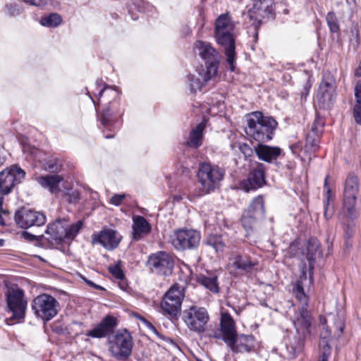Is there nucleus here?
Instances as JSON below:
<instances>
[{
	"label": "nucleus",
	"mask_w": 361,
	"mask_h": 361,
	"mask_svg": "<svg viewBox=\"0 0 361 361\" xmlns=\"http://www.w3.org/2000/svg\"><path fill=\"white\" fill-rule=\"evenodd\" d=\"M133 220L132 235L133 240H139L142 235H147L151 231V226L145 217L135 216Z\"/></svg>",
	"instance_id": "nucleus-30"
},
{
	"label": "nucleus",
	"mask_w": 361,
	"mask_h": 361,
	"mask_svg": "<svg viewBox=\"0 0 361 361\" xmlns=\"http://www.w3.org/2000/svg\"><path fill=\"white\" fill-rule=\"evenodd\" d=\"M359 192V181L357 177L350 173L345 180L343 190V211L341 216L353 219L356 217L355 208L357 196Z\"/></svg>",
	"instance_id": "nucleus-6"
},
{
	"label": "nucleus",
	"mask_w": 361,
	"mask_h": 361,
	"mask_svg": "<svg viewBox=\"0 0 361 361\" xmlns=\"http://www.w3.org/2000/svg\"><path fill=\"white\" fill-rule=\"evenodd\" d=\"M62 161L56 157H49L43 164L42 168L51 173H58L62 169Z\"/></svg>",
	"instance_id": "nucleus-37"
},
{
	"label": "nucleus",
	"mask_w": 361,
	"mask_h": 361,
	"mask_svg": "<svg viewBox=\"0 0 361 361\" xmlns=\"http://www.w3.org/2000/svg\"><path fill=\"white\" fill-rule=\"evenodd\" d=\"M197 281L212 293H217L219 291L217 276L214 274H200L197 276Z\"/></svg>",
	"instance_id": "nucleus-31"
},
{
	"label": "nucleus",
	"mask_w": 361,
	"mask_h": 361,
	"mask_svg": "<svg viewBox=\"0 0 361 361\" xmlns=\"http://www.w3.org/2000/svg\"><path fill=\"white\" fill-rule=\"evenodd\" d=\"M89 96H90V98L91 99V100L93 102V103H94V104L95 106L96 109H97V105L96 104L94 99L92 98V97L90 94H89Z\"/></svg>",
	"instance_id": "nucleus-59"
},
{
	"label": "nucleus",
	"mask_w": 361,
	"mask_h": 361,
	"mask_svg": "<svg viewBox=\"0 0 361 361\" xmlns=\"http://www.w3.org/2000/svg\"><path fill=\"white\" fill-rule=\"evenodd\" d=\"M231 344L226 345L234 353H242L252 351L255 346V339L252 335H237L231 340Z\"/></svg>",
	"instance_id": "nucleus-24"
},
{
	"label": "nucleus",
	"mask_w": 361,
	"mask_h": 361,
	"mask_svg": "<svg viewBox=\"0 0 361 361\" xmlns=\"http://www.w3.org/2000/svg\"><path fill=\"white\" fill-rule=\"evenodd\" d=\"M182 319L190 331L201 334L206 330L209 316L204 307L192 306L183 312Z\"/></svg>",
	"instance_id": "nucleus-8"
},
{
	"label": "nucleus",
	"mask_w": 361,
	"mask_h": 361,
	"mask_svg": "<svg viewBox=\"0 0 361 361\" xmlns=\"http://www.w3.org/2000/svg\"><path fill=\"white\" fill-rule=\"evenodd\" d=\"M4 243V240L2 239H0V247L3 246Z\"/></svg>",
	"instance_id": "nucleus-60"
},
{
	"label": "nucleus",
	"mask_w": 361,
	"mask_h": 361,
	"mask_svg": "<svg viewBox=\"0 0 361 361\" xmlns=\"http://www.w3.org/2000/svg\"><path fill=\"white\" fill-rule=\"evenodd\" d=\"M96 85L99 90L97 95V105L103 104L101 112V123L104 128V136L109 139L114 137V133H106V130L114 131L117 124H120L124 109L121 104V94L115 87L104 85L102 81H97Z\"/></svg>",
	"instance_id": "nucleus-1"
},
{
	"label": "nucleus",
	"mask_w": 361,
	"mask_h": 361,
	"mask_svg": "<svg viewBox=\"0 0 361 361\" xmlns=\"http://www.w3.org/2000/svg\"><path fill=\"white\" fill-rule=\"evenodd\" d=\"M216 75L208 74V71L204 68L193 74H189L187 76V82L191 92H196L201 90L202 88L211 80L214 79Z\"/></svg>",
	"instance_id": "nucleus-25"
},
{
	"label": "nucleus",
	"mask_w": 361,
	"mask_h": 361,
	"mask_svg": "<svg viewBox=\"0 0 361 361\" xmlns=\"http://www.w3.org/2000/svg\"><path fill=\"white\" fill-rule=\"evenodd\" d=\"M62 22L61 16L56 13H51L41 17L39 23L47 27H56Z\"/></svg>",
	"instance_id": "nucleus-34"
},
{
	"label": "nucleus",
	"mask_w": 361,
	"mask_h": 361,
	"mask_svg": "<svg viewBox=\"0 0 361 361\" xmlns=\"http://www.w3.org/2000/svg\"><path fill=\"white\" fill-rule=\"evenodd\" d=\"M320 244L315 238H311L307 243L306 259L309 262L310 269H312L316 259L317 254L319 252Z\"/></svg>",
	"instance_id": "nucleus-33"
},
{
	"label": "nucleus",
	"mask_w": 361,
	"mask_h": 361,
	"mask_svg": "<svg viewBox=\"0 0 361 361\" xmlns=\"http://www.w3.org/2000/svg\"><path fill=\"white\" fill-rule=\"evenodd\" d=\"M8 311L12 313L11 319L20 320L25 317L27 300L24 291L20 288H11L6 294Z\"/></svg>",
	"instance_id": "nucleus-14"
},
{
	"label": "nucleus",
	"mask_w": 361,
	"mask_h": 361,
	"mask_svg": "<svg viewBox=\"0 0 361 361\" xmlns=\"http://www.w3.org/2000/svg\"><path fill=\"white\" fill-rule=\"evenodd\" d=\"M23 150L24 153H26L27 152H30V154L33 156H36L38 149L35 148V147H30V145H24L23 146Z\"/></svg>",
	"instance_id": "nucleus-50"
},
{
	"label": "nucleus",
	"mask_w": 361,
	"mask_h": 361,
	"mask_svg": "<svg viewBox=\"0 0 361 361\" xmlns=\"http://www.w3.org/2000/svg\"><path fill=\"white\" fill-rule=\"evenodd\" d=\"M295 295L296 298L301 303V307L300 308L299 312H296L295 314V316L296 314H299L300 312V310L305 307L307 311V307H308V298L306 295V294L304 293L303 287L302 284L300 282H298L296 284L295 290Z\"/></svg>",
	"instance_id": "nucleus-38"
},
{
	"label": "nucleus",
	"mask_w": 361,
	"mask_h": 361,
	"mask_svg": "<svg viewBox=\"0 0 361 361\" xmlns=\"http://www.w3.org/2000/svg\"><path fill=\"white\" fill-rule=\"evenodd\" d=\"M82 225L80 221L70 225L64 219H58L48 224L43 237L51 245H58L66 240H72L81 229Z\"/></svg>",
	"instance_id": "nucleus-5"
},
{
	"label": "nucleus",
	"mask_w": 361,
	"mask_h": 361,
	"mask_svg": "<svg viewBox=\"0 0 361 361\" xmlns=\"http://www.w3.org/2000/svg\"><path fill=\"white\" fill-rule=\"evenodd\" d=\"M235 24L228 13L220 15L215 21L214 37L221 46L235 44L233 37Z\"/></svg>",
	"instance_id": "nucleus-12"
},
{
	"label": "nucleus",
	"mask_w": 361,
	"mask_h": 361,
	"mask_svg": "<svg viewBox=\"0 0 361 361\" xmlns=\"http://www.w3.org/2000/svg\"><path fill=\"white\" fill-rule=\"evenodd\" d=\"M63 180V176L58 174L40 176L35 178V180L42 188L48 190L55 196H58L61 192L59 185Z\"/></svg>",
	"instance_id": "nucleus-26"
},
{
	"label": "nucleus",
	"mask_w": 361,
	"mask_h": 361,
	"mask_svg": "<svg viewBox=\"0 0 361 361\" xmlns=\"http://www.w3.org/2000/svg\"><path fill=\"white\" fill-rule=\"evenodd\" d=\"M16 224L22 228H28L32 226H41L46 222V216L39 212L22 208L15 214Z\"/></svg>",
	"instance_id": "nucleus-20"
},
{
	"label": "nucleus",
	"mask_w": 361,
	"mask_h": 361,
	"mask_svg": "<svg viewBox=\"0 0 361 361\" xmlns=\"http://www.w3.org/2000/svg\"><path fill=\"white\" fill-rule=\"evenodd\" d=\"M266 0H258L256 1V3L254 4L252 8L250 10V13H255L257 12H260V11L262 9V5L264 4Z\"/></svg>",
	"instance_id": "nucleus-49"
},
{
	"label": "nucleus",
	"mask_w": 361,
	"mask_h": 361,
	"mask_svg": "<svg viewBox=\"0 0 361 361\" xmlns=\"http://www.w3.org/2000/svg\"><path fill=\"white\" fill-rule=\"evenodd\" d=\"M117 326V319L112 317L106 316L94 329L90 330L86 335L92 338H104L112 334Z\"/></svg>",
	"instance_id": "nucleus-23"
},
{
	"label": "nucleus",
	"mask_w": 361,
	"mask_h": 361,
	"mask_svg": "<svg viewBox=\"0 0 361 361\" xmlns=\"http://www.w3.org/2000/svg\"><path fill=\"white\" fill-rule=\"evenodd\" d=\"M336 99V79L330 72H326L323 75L322 80L317 91V104L320 108L329 109L335 103Z\"/></svg>",
	"instance_id": "nucleus-7"
},
{
	"label": "nucleus",
	"mask_w": 361,
	"mask_h": 361,
	"mask_svg": "<svg viewBox=\"0 0 361 361\" xmlns=\"http://www.w3.org/2000/svg\"><path fill=\"white\" fill-rule=\"evenodd\" d=\"M355 75L357 76L361 75V62H360L359 68L357 69H356V71H355Z\"/></svg>",
	"instance_id": "nucleus-57"
},
{
	"label": "nucleus",
	"mask_w": 361,
	"mask_h": 361,
	"mask_svg": "<svg viewBox=\"0 0 361 361\" xmlns=\"http://www.w3.org/2000/svg\"><path fill=\"white\" fill-rule=\"evenodd\" d=\"M22 11V7L17 3H8L5 5V12L10 16H18Z\"/></svg>",
	"instance_id": "nucleus-41"
},
{
	"label": "nucleus",
	"mask_w": 361,
	"mask_h": 361,
	"mask_svg": "<svg viewBox=\"0 0 361 361\" xmlns=\"http://www.w3.org/2000/svg\"><path fill=\"white\" fill-rule=\"evenodd\" d=\"M205 127L206 123L204 120L191 130L188 139L186 142V145L188 147L197 149L202 146Z\"/></svg>",
	"instance_id": "nucleus-29"
},
{
	"label": "nucleus",
	"mask_w": 361,
	"mask_h": 361,
	"mask_svg": "<svg viewBox=\"0 0 361 361\" xmlns=\"http://www.w3.org/2000/svg\"><path fill=\"white\" fill-rule=\"evenodd\" d=\"M61 195L63 198L70 204H75L80 198V192L78 190L67 188L62 191Z\"/></svg>",
	"instance_id": "nucleus-40"
},
{
	"label": "nucleus",
	"mask_w": 361,
	"mask_h": 361,
	"mask_svg": "<svg viewBox=\"0 0 361 361\" xmlns=\"http://www.w3.org/2000/svg\"><path fill=\"white\" fill-rule=\"evenodd\" d=\"M139 11H144V8L139 6L138 7Z\"/></svg>",
	"instance_id": "nucleus-61"
},
{
	"label": "nucleus",
	"mask_w": 361,
	"mask_h": 361,
	"mask_svg": "<svg viewBox=\"0 0 361 361\" xmlns=\"http://www.w3.org/2000/svg\"><path fill=\"white\" fill-rule=\"evenodd\" d=\"M147 265L152 272L168 276L172 273L174 261L169 253L159 251L149 256Z\"/></svg>",
	"instance_id": "nucleus-17"
},
{
	"label": "nucleus",
	"mask_w": 361,
	"mask_h": 361,
	"mask_svg": "<svg viewBox=\"0 0 361 361\" xmlns=\"http://www.w3.org/2000/svg\"><path fill=\"white\" fill-rule=\"evenodd\" d=\"M139 319L140 321H142V322L145 325V326L149 330H150L152 332H153L157 336H159V334L158 331L156 329V328L154 326V325L151 322H149V321H147L146 319H145L142 317H140Z\"/></svg>",
	"instance_id": "nucleus-48"
},
{
	"label": "nucleus",
	"mask_w": 361,
	"mask_h": 361,
	"mask_svg": "<svg viewBox=\"0 0 361 361\" xmlns=\"http://www.w3.org/2000/svg\"><path fill=\"white\" fill-rule=\"evenodd\" d=\"M126 194H115L110 199V203L114 206H120L126 197Z\"/></svg>",
	"instance_id": "nucleus-45"
},
{
	"label": "nucleus",
	"mask_w": 361,
	"mask_h": 361,
	"mask_svg": "<svg viewBox=\"0 0 361 361\" xmlns=\"http://www.w3.org/2000/svg\"><path fill=\"white\" fill-rule=\"evenodd\" d=\"M355 224L353 223H348L345 229V238L350 239L355 233Z\"/></svg>",
	"instance_id": "nucleus-47"
},
{
	"label": "nucleus",
	"mask_w": 361,
	"mask_h": 361,
	"mask_svg": "<svg viewBox=\"0 0 361 361\" xmlns=\"http://www.w3.org/2000/svg\"><path fill=\"white\" fill-rule=\"evenodd\" d=\"M183 294L180 287L178 285L173 286L165 294L161 307L164 314L171 318L177 317L180 311V307Z\"/></svg>",
	"instance_id": "nucleus-15"
},
{
	"label": "nucleus",
	"mask_w": 361,
	"mask_h": 361,
	"mask_svg": "<svg viewBox=\"0 0 361 361\" xmlns=\"http://www.w3.org/2000/svg\"><path fill=\"white\" fill-rule=\"evenodd\" d=\"M328 176L326 177L325 178V181H324V189L326 190V192H330V189L328 186V183H327V179H328Z\"/></svg>",
	"instance_id": "nucleus-56"
},
{
	"label": "nucleus",
	"mask_w": 361,
	"mask_h": 361,
	"mask_svg": "<svg viewBox=\"0 0 361 361\" xmlns=\"http://www.w3.org/2000/svg\"><path fill=\"white\" fill-rule=\"evenodd\" d=\"M3 197H0V225L5 224V220L2 214L6 215V212L2 209Z\"/></svg>",
	"instance_id": "nucleus-51"
},
{
	"label": "nucleus",
	"mask_w": 361,
	"mask_h": 361,
	"mask_svg": "<svg viewBox=\"0 0 361 361\" xmlns=\"http://www.w3.org/2000/svg\"><path fill=\"white\" fill-rule=\"evenodd\" d=\"M59 302L51 295L43 293L32 301V308L35 314L44 321H49L58 312Z\"/></svg>",
	"instance_id": "nucleus-10"
},
{
	"label": "nucleus",
	"mask_w": 361,
	"mask_h": 361,
	"mask_svg": "<svg viewBox=\"0 0 361 361\" xmlns=\"http://www.w3.org/2000/svg\"><path fill=\"white\" fill-rule=\"evenodd\" d=\"M195 51L205 62L208 74L216 75L220 62L221 55L213 46L207 42L198 40L194 45Z\"/></svg>",
	"instance_id": "nucleus-9"
},
{
	"label": "nucleus",
	"mask_w": 361,
	"mask_h": 361,
	"mask_svg": "<svg viewBox=\"0 0 361 361\" xmlns=\"http://www.w3.org/2000/svg\"><path fill=\"white\" fill-rule=\"evenodd\" d=\"M352 247V243L349 241V239H345L344 250L345 251H348L349 249Z\"/></svg>",
	"instance_id": "nucleus-55"
},
{
	"label": "nucleus",
	"mask_w": 361,
	"mask_h": 361,
	"mask_svg": "<svg viewBox=\"0 0 361 361\" xmlns=\"http://www.w3.org/2000/svg\"><path fill=\"white\" fill-rule=\"evenodd\" d=\"M237 335V330L233 319L230 314L223 312L221 314L220 329L209 334V336L210 338L222 340L226 344H231V340Z\"/></svg>",
	"instance_id": "nucleus-19"
},
{
	"label": "nucleus",
	"mask_w": 361,
	"mask_h": 361,
	"mask_svg": "<svg viewBox=\"0 0 361 361\" xmlns=\"http://www.w3.org/2000/svg\"><path fill=\"white\" fill-rule=\"evenodd\" d=\"M200 239V232L193 229H178L171 235L172 245L179 250L197 247Z\"/></svg>",
	"instance_id": "nucleus-16"
},
{
	"label": "nucleus",
	"mask_w": 361,
	"mask_h": 361,
	"mask_svg": "<svg viewBox=\"0 0 361 361\" xmlns=\"http://www.w3.org/2000/svg\"><path fill=\"white\" fill-rule=\"evenodd\" d=\"M298 247V243L294 242L292 244H290L289 250L290 252H291L294 256H298V252L295 251V250Z\"/></svg>",
	"instance_id": "nucleus-52"
},
{
	"label": "nucleus",
	"mask_w": 361,
	"mask_h": 361,
	"mask_svg": "<svg viewBox=\"0 0 361 361\" xmlns=\"http://www.w3.org/2000/svg\"><path fill=\"white\" fill-rule=\"evenodd\" d=\"M355 97L357 104L353 109V116L356 123L361 125V82H358L355 85Z\"/></svg>",
	"instance_id": "nucleus-35"
},
{
	"label": "nucleus",
	"mask_w": 361,
	"mask_h": 361,
	"mask_svg": "<svg viewBox=\"0 0 361 361\" xmlns=\"http://www.w3.org/2000/svg\"><path fill=\"white\" fill-rule=\"evenodd\" d=\"M223 47L225 49V54L226 56V61L228 65V68L231 71H234L235 63V44Z\"/></svg>",
	"instance_id": "nucleus-39"
},
{
	"label": "nucleus",
	"mask_w": 361,
	"mask_h": 361,
	"mask_svg": "<svg viewBox=\"0 0 361 361\" xmlns=\"http://www.w3.org/2000/svg\"><path fill=\"white\" fill-rule=\"evenodd\" d=\"M264 183V166L262 164L256 163L247 178L241 183V187L245 191L249 192L262 187Z\"/></svg>",
	"instance_id": "nucleus-21"
},
{
	"label": "nucleus",
	"mask_w": 361,
	"mask_h": 361,
	"mask_svg": "<svg viewBox=\"0 0 361 361\" xmlns=\"http://www.w3.org/2000/svg\"><path fill=\"white\" fill-rule=\"evenodd\" d=\"M22 1L36 7H44L47 6L49 0H21Z\"/></svg>",
	"instance_id": "nucleus-46"
},
{
	"label": "nucleus",
	"mask_w": 361,
	"mask_h": 361,
	"mask_svg": "<svg viewBox=\"0 0 361 361\" xmlns=\"http://www.w3.org/2000/svg\"><path fill=\"white\" fill-rule=\"evenodd\" d=\"M23 235L25 238H27L29 236L30 239H32L35 237V235L30 234L27 232H24Z\"/></svg>",
	"instance_id": "nucleus-58"
},
{
	"label": "nucleus",
	"mask_w": 361,
	"mask_h": 361,
	"mask_svg": "<svg viewBox=\"0 0 361 361\" xmlns=\"http://www.w3.org/2000/svg\"><path fill=\"white\" fill-rule=\"evenodd\" d=\"M326 20L330 30L332 32H336L339 30L337 18L334 12H329L326 15Z\"/></svg>",
	"instance_id": "nucleus-42"
},
{
	"label": "nucleus",
	"mask_w": 361,
	"mask_h": 361,
	"mask_svg": "<svg viewBox=\"0 0 361 361\" xmlns=\"http://www.w3.org/2000/svg\"><path fill=\"white\" fill-rule=\"evenodd\" d=\"M225 175L224 170L219 166L209 162L199 164L197 177L201 188L195 194L200 197L209 194L219 188Z\"/></svg>",
	"instance_id": "nucleus-3"
},
{
	"label": "nucleus",
	"mask_w": 361,
	"mask_h": 361,
	"mask_svg": "<svg viewBox=\"0 0 361 361\" xmlns=\"http://www.w3.org/2000/svg\"><path fill=\"white\" fill-rule=\"evenodd\" d=\"M255 152L259 159L268 163L276 160L281 154V148L265 145L262 143L257 144L255 147Z\"/></svg>",
	"instance_id": "nucleus-28"
},
{
	"label": "nucleus",
	"mask_w": 361,
	"mask_h": 361,
	"mask_svg": "<svg viewBox=\"0 0 361 361\" xmlns=\"http://www.w3.org/2000/svg\"><path fill=\"white\" fill-rule=\"evenodd\" d=\"M109 272L117 279H123L124 274L118 264L109 267Z\"/></svg>",
	"instance_id": "nucleus-44"
},
{
	"label": "nucleus",
	"mask_w": 361,
	"mask_h": 361,
	"mask_svg": "<svg viewBox=\"0 0 361 361\" xmlns=\"http://www.w3.org/2000/svg\"><path fill=\"white\" fill-rule=\"evenodd\" d=\"M238 149L245 158L250 157L253 154L252 149L246 143L239 142Z\"/></svg>",
	"instance_id": "nucleus-43"
},
{
	"label": "nucleus",
	"mask_w": 361,
	"mask_h": 361,
	"mask_svg": "<svg viewBox=\"0 0 361 361\" xmlns=\"http://www.w3.org/2000/svg\"><path fill=\"white\" fill-rule=\"evenodd\" d=\"M233 266L239 270L245 272H250L252 270L254 267L257 264L255 262L252 261L247 257H243L240 255H236L231 258Z\"/></svg>",
	"instance_id": "nucleus-32"
},
{
	"label": "nucleus",
	"mask_w": 361,
	"mask_h": 361,
	"mask_svg": "<svg viewBox=\"0 0 361 361\" xmlns=\"http://www.w3.org/2000/svg\"><path fill=\"white\" fill-rule=\"evenodd\" d=\"M290 319L293 323L296 333L290 339L287 344V348L294 355L302 350L305 338L310 334L312 317L310 312L303 307L299 314H296L294 317H290Z\"/></svg>",
	"instance_id": "nucleus-4"
},
{
	"label": "nucleus",
	"mask_w": 361,
	"mask_h": 361,
	"mask_svg": "<svg viewBox=\"0 0 361 361\" xmlns=\"http://www.w3.org/2000/svg\"><path fill=\"white\" fill-rule=\"evenodd\" d=\"M122 237L115 230L104 229L94 238L93 243H99L107 250H114L118 247Z\"/></svg>",
	"instance_id": "nucleus-22"
},
{
	"label": "nucleus",
	"mask_w": 361,
	"mask_h": 361,
	"mask_svg": "<svg viewBox=\"0 0 361 361\" xmlns=\"http://www.w3.org/2000/svg\"><path fill=\"white\" fill-rule=\"evenodd\" d=\"M327 350H330V347L329 345H326ZM330 352H328V353H326V352H324L322 355H321V360L320 361H328V356L329 355Z\"/></svg>",
	"instance_id": "nucleus-53"
},
{
	"label": "nucleus",
	"mask_w": 361,
	"mask_h": 361,
	"mask_svg": "<svg viewBox=\"0 0 361 361\" xmlns=\"http://www.w3.org/2000/svg\"><path fill=\"white\" fill-rule=\"evenodd\" d=\"M25 177V171L17 165L4 169L0 172V194H8L14 185L20 183Z\"/></svg>",
	"instance_id": "nucleus-18"
},
{
	"label": "nucleus",
	"mask_w": 361,
	"mask_h": 361,
	"mask_svg": "<svg viewBox=\"0 0 361 361\" xmlns=\"http://www.w3.org/2000/svg\"><path fill=\"white\" fill-rule=\"evenodd\" d=\"M133 345L130 333L126 330L119 331L109 340V350L116 359L123 360L131 354Z\"/></svg>",
	"instance_id": "nucleus-11"
},
{
	"label": "nucleus",
	"mask_w": 361,
	"mask_h": 361,
	"mask_svg": "<svg viewBox=\"0 0 361 361\" xmlns=\"http://www.w3.org/2000/svg\"><path fill=\"white\" fill-rule=\"evenodd\" d=\"M277 122L271 117L264 116L260 111L248 114L245 131L247 137L258 144L271 140Z\"/></svg>",
	"instance_id": "nucleus-2"
},
{
	"label": "nucleus",
	"mask_w": 361,
	"mask_h": 361,
	"mask_svg": "<svg viewBox=\"0 0 361 361\" xmlns=\"http://www.w3.org/2000/svg\"><path fill=\"white\" fill-rule=\"evenodd\" d=\"M85 281H86V283H87L89 286H92V287H94V288H96V289H97V290H103V289H104L102 286H99V285H97V284H95L94 283H93V282H92V281H89V280H86Z\"/></svg>",
	"instance_id": "nucleus-54"
},
{
	"label": "nucleus",
	"mask_w": 361,
	"mask_h": 361,
	"mask_svg": "<svg viewBox=\"0 0 361 361\" xmlns=\"http://www.w3.org/2000/svg\"><path fill=\"white\" fill-rule=\"evenodd\" d=\"M206 243L216 252H221L225 247V239L222 235L212 234L207 238Z\"/></svg>",
	"instance_id": "nucleus-36"
},
{
	"label": "nucleus",
	"mask_w": 361,
	"mask_h": 361,
	"mask_svg": "<svg viewBox=\"0 0 361 361\" xmlns=\"http://www.w3.org/2000/svg\"><path fill=\"white\" fill-rule=\"evenodd\" d=\"M325 121L324 118L318 114L316 115L315 119L311 126V130L307 135V143L312 147H317L319 143V139L322 136Z\"/></svg>",
	"instance_id": "nucleus-27"
},
{
	"label": "nucleus",
	"mask_w": 361,
	"mask_h": 361,
	"mask_svg": "<svg viewBox=\"0 0 361 361\" xmlns=\"http://www.w3.org/2000/svg\"><path fill=\"white\" fill-rule=\"evenodd\" d=\"M343 330V326H341V327L340 328V331H341V333H342Z\"/></svg>",
	"instance_id": "nucleus-62"
},
{
	"label": "nucleus",
	"mask_w": 361,
	"mask_h": 361,
	"mask_svg": "<svg viewBox=\"0 0 361 361\" xmlns=\"http://www.w3.org/2000/svg\"><path fill=\"white\" fill-rule=\"evenodd\" d=\"M264 207L262 196L255 197L247 210L243 212L241 223L247 235L252 234L257 221L264 217Z\"/></svg>",
	"instance_id": "nucleus-13"
}]
</instances>
